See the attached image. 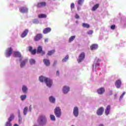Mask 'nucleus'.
I'll use <instances>...</instances> for the list:
<instances>
[{
	"instance_id": "5",
	"label": "nucleus",
	"mask_w": 126,
	"mask_h": 126,
	"mask_svg": "<svg viewBox=\"0 0 126 126\" xmlns=\"http://www.w3.org/2000/svg\"><path fill=\"white\" fill-rule=\"evenodd\" d=\"M20 12L21 13H28L29 9L26 6H23L19 8Z\"/></svg>"
},
{
	"instance_id": "15",
	"label": "nucleus",
	"mask_w": 126,
	"mask_h": 126,
	"mask_svg": "<svg viewBox=\"0 0 126 126\" xmlns=\"http://www.w3.org/2000/svg\"><path fill=\"white\" fill-rule=\"evenodd\" d=\"M28 63V59H25L24 61L21 62L20 67H24V66H25V64H26V63Z\"/></svg>"
},
{
	"instance_id": "38",
	"label": "nucleus",
	"mask_w": 126,
	"mask_h": 126,
	"mask_svg": "<svg viewBox=\"0 0 126 126\" xmlns=\"http://www.w3.org/2000/svg\"><path fill=\"white\" fill-rule=\"evenodd\" d=\"M5 126H11V123H10V122L8 121L7 122H6Z\"/></svg>"
},
{
	"instance_id": "23",
	"label": "nucleus",
	"mask_w": 126,
	"mask_h": 126,
	"mask_svg": "<svg viewBox=\"0 0 126 126\" xmlns=\"http://www.w3.org/2000/svg\"><path fill=\"white\" fill-rule=\"evenodd\" d=\"M99 5H100L99 4V3L95 4L94 5V6H93V8H92V11H95L96 10V9H97V8H98V7H99Z\"/></svg>"
},
{
	"instance_id": "50",
	"label": "nucleus",
	"mask_w": 126,
	"mask_h": 126,
	"mask_svg": "<svg viewBox=\"0 0 126 126\" xmlns=\"http://www.w3.org/2000/svg\"><path fill=\"white\" fill-rule=\"evenodd\" d=\"M48 38H46L45 39V43H46V42H48Z\"/></svg>"
},
{
	"instance_id": "48",
	"label": "nucleus",
	"mask_w": 126,
	"mask_h": 126,
	"mask_svg": "<svg viewBox=\"0 0 126 126\" xmlns=\"http://www.w3.org/2000/svg\"><path fill=\"white\" fill-rule=\"evenodd\" d=\"M123 97H124V95L121 94V95L120 96V99L121 100V99H123Z\"/></svg>"
},
{
	"instance_id": "55",
	"label": "nucleus",
	"mask_w": 126,
	"mask_h": 126,
	"mask_svg": "<svg viewBox=\"0 0 126 126\" xmlns=\"http://www.w3.org/2000/svg\"><path fill=\"white\" fill-rule=\"evenodd\" d=\"M77 10H79V8H77Z\"/></svg>"
},
{
	"instance_id": "56",
	"label": "nucleus",
	"mask_w": 126,
	"mask_h": 126,
	"mask_svg": "<svg viewBox=\"0 0 126 126\" xmlns=\"http://www.w3.org/2000/svg\"><path fill=\"white\" fill-rule=\"evenodd\" d=\"M16 126H18V125L17 124H16Z\"/></svg>"
},
{
	"instance_id": "37",
	"label": "nucleus",
	"mask_w": 126,
	"mask_h": 126,
	"mask_svg": "<svg viewBox=\"0 0 126 126\" xmlns=\"http://www.w3.org/2000/svg\"><path fill=\"white\" fill-rule=\"evenodd\" d=\"M36 63V61H35V60H34V59H31L30 60V63H31V64H34V63Z\"/></svg>"
},
{
	"instance_id": "42",
	"label": "nucleus",
	"mask_w": 126,
	"mask_h": 126,
	"mask_svg": "<svg viewBox=\"0 0 126 126\" xmlns=\"http://www.w3.org/2000/svg\"><path fill=\"white\" fill-rule=\"evenodd\" d=\"M88 34H89V35H92V34H93V31L92 30L89 31L88 32Z\"/></svg>"
},
{
	"instance_id": "8",
	"label": "nucleus",
	"mask_w": 126,
	"mask_h": 126,
	"mask_svg": "<svg viewBox=\"0 0 126 126\" xmlns=\"http://www.w3.org/2000/svg\"><path fill=\"white\" fill-rule=\"evenodd\" d=\"M47 5V2L45 1H42L37 3L36 7L38 8H41V7H45Z\"/></svg>"
},
{
	"instance_id": "26",
	"label": "nucleus",
	"mask_w": 126,
	"mask_h": 126,
	"mask_svg": "<svg viewBox=\"0 0 126 126\" xmlns=\"http://www.w3.org/2000/svg\"><path fill=\"white\" fill-rule=\"evenodd\" d=\"M49 101L51 103H55L56 102V98L53 96H50L49 97Z\"/></svg>"
},
{
	"instance_id": "12",
	"label": "nucleus",
	"mask_w": 126,
	"mask_h": 126,
	"mask_svg": "<svg viewBox=\"0 0 126 126\" xmlns=\"http://www.w3.org/2000/svg\"><path fill=\"white\" fill-rule=\"evenodd\" d=\"M16 58H17V61H19V62H21L23 59L22 55H21L19 52H16Z\"/></svg>"
},
{
	"instance_id": "47",
	"label": "nucleus",
	"mask_w": 126,
	"mask_h": 126,
	"mask_svg": "<svg viewBox=\"0 0 126 126\" xmlns=\"http://www.w3.org/2000/svg\"><path fill=\"white\" fill-rule=\"evenodd\" d=\"M56 75H57L58 76L60 75V71H59V70L57 71Z\"/></svg>"
},
{
	"instance_id": "39",
	"label": "nucleus",
	"mask_w": 126,
	"mask_h": 126,
	"mask_svg": "<svg viewBox=\"0 0 126 126\" xmlns=\"http://www.w3.org/2000/svg\"><path fill=\"white\" fill-rule=\"evenodd\" d=\"M111 29H112V30H115V29H116V25H113L111 26L110 27Z\"/></svg>"
},
{
	"instance_id": "2",
	"label": "nucleus",
	"mask_w": 126,
	"mask_h": 126,
	"mask_svg": "<svg viewBox=\"0 0 126 126\" xmlns=\"http://www.w3.org/2000/svg\"><path fill=\"white\" fill-rule=\"evenodd\" d=\"M54 113L57 118H61V116H62L61 108L59 107H56L54 110Z\"/></svg>"
},
{
	"instance_id": "25",
	"label": "nucleus",
	"mask_w": 126,
	"mask_h": 126,
	"mask_svg": "<svg viewBox=\"0 0 126 126\" xmlns=\"http://www.w3.org/2000/svg\"><path fill=\"white\" fill-rule=\"evenodd\" d=\"M18 117H19V123L21 124L22 123V118L21 117V114H20V111H18Z\"/></svg>"
},
{
	"instance_id": "54",
	"label": "nucleus",
	"mask_w": 126,
	"mask_h": 126,
	"mask_svg": "<svg viewBox=\"0 0 126 126\" xmlns=\"http://www.w3.org/2000/svg\"><path fill=\"white\" fill-rule=\"evenodd\" d=\"M14 126H16V124H14Z\"/></svg>"
},
{
	"instance_id": "7",
	"label": "nucleus",
	"mask_w": 126,
	"mask_h": 126,
	"mask_svg": "<svg viewBox=\"0 0 126 126\" xmlns=\"http://www.w3.org/2000/svg\"><path fill=\"white\" fill-rule=\"evenodd\" d=\"M37 54H41V56H44L45 55V51H43V48L42 46H39L38 47L37 49Z\"/></svg>"
},
{
	"instance_id": "28",
	"label": "nucleus",
	"mask_w": 126,
	"mask_h": 126,
	"mask_svg": "<svg viewBox=\"0 0 126 126\" xmlns=\"http://www.w3.org/2000/svg\"><path fill=\"white\" fill-rule=\"evenodd\" d=\"M14 119V115H13V114H11L10 116V117L8 118V122H11V121H13Z\"/></svg>"
},
{
	"instance_id": "30",
	"label": "nucleus",
	"mask_w": 126,
	"mask_h": 126,
	"mask_svg": "<svg viewBox=\"0 0 126 126\" xmlns=\"http://www.w3.org/2000/svg\"><path fill=\"white\" fill-rule=\"evenodd\" d=\"M82 26L84 28H89V27H90V25L87 23H83L82 24Z\"/></svg>"
},
{
	"instance_id": "53",
	"label": "nucleus",
	"mask_w": 126,
	"mask_h": 126,
	"mask_svg": "<svg viewBox=\"0 0 126 126\" xmlns=\"http://www.w3.org/2000/svg\"><path fill=\"white\" fill-rule=\"evenodd\" d=\"M98 126H104L103 124H100Z\"/></svg>"
},
{
	"instance_id": "13",
	"label": "nucleus",
	"mask_w": 126,
	"mask_h": 126,
	"mask_svg": "<svg viewBox=\"0 0 126 126\" xmlns=\"http://www.w3.org/2000/svg\"><path fill=\"white\" fill-rule=\"evenodd\" d=\"M97 92L99 95H102V94L105 93V88H100L97 90Z\"/></svg>"
},
{
	"instance_id": "16",
	"label": "nucleus",
	"mask_w": 126,
	"mask_h": 126,
	"mask_svg": "<svg viewBox=\"0 0 126 126\" xmlns=\"http://www.w3.org/2000/svg\"><path fill=\"white\" fill-rule=\"evenodd\" d=\"M52 31V29L51 28H46L43 30V34H48V33H50Z\"/></svg>"
},
{
	"instance_id": "1",
	"label": "nucleus",
	"mask_w": 126,
	"mask_h": 126,
	"mask_svg": "<svg viewBox=\"0 0 126 126\" xmlns=\"http://www.w3.org/2000/svg\"><path fill=\"white\" fill-rule=\"evenodd\" d=\"M37 122L40 126H45L47 124V118L44 115L40 116L37 120Z\"/></svg>"
},
{
	"instance_id": "52",
	"label": "nucleus",
	"mask_w": 126,
	"mask_h": 126,
	"mask_svg": "<svg viewBox=\"0 0 126 126\" xmlns=\"http://www.w3.org/2000/svg\"><path fill=\"white\" fill-rule=\"evenodd\" d=\"M125 94H126V92H124L122 95H123V96H124Z\"/></svg>"
},
{
	"instance_id": "22",
	"label": "nucleus",
	"mask_w": 126,
	"mask_h": 126,
	"mask_svg": "<svg viewBox=\"0 0 126 126\" xmlns=\"http://www.w3.org/2000/svg\"><path fill=\"white\" fill-rule=\"evenodd\" d=\"M47 77H43V76H40L39 78V80L40 81V82H44L46 81V80L47 79Z\"/></svg>"
},
{
	"instance_id": "57",
	"label": "nucleus",
	"mask_w": 126,
	"mask_h": 126,
	"mask_svg": "<svg viewBox=\"0 0 126 126\" xmlns=\"http://www.w3.org/2000/svg\"><path fill=\"white\" fill-rule=\"evenodd\" d=\"M76 22L78 23V22L76 21Z\"/></svg>"
},
{
	"instance_id": "6",
	"label": "nucleus",
	"mask_w": 126,
	"mask_h": 126,
	"mask_svg": "<svg viewBox=\"0 0 126 126\" xmlns=\"http://www.w3.org/2000/svg\"><path fill=\"white\" fill-rule=\"evenodd\" d=\"M45 83L48 87H51L53 85V81L49 78H46Z\"/></svg>"
},
{
	"instance_id": "51",
	"label": "nucleus",
	"mask_w": 126,
	"mask_h": 126,
	"mask_svg": "<svg viewBox=\"0 0 126 126\" xmlns=\"http://www.w3.org/2000/svg\"><path fill=\"white\" fill-rule=\"evenodd\" d=\"M57 61H55L54 63V65H56V64H57Z\"/></svg>"
},
{
	"instance_id": "43",
	"label": "nucleus",
	"mask_w": 126,
	"mask_h": 126,
	"mask_svg": "<svg viewBox=\"0 0 126 126\" xmlns=\"http://www.w3.org/2000/svg\"><path fill=\"white\" fill-rule=\"evenodd\" d=\"M29 51L31 53L32 51H33V48L31 46L29 47Z\"/></svg>"
},
{
	"instance_id": "20",
	"label": "nucleus",
	"mask_w": 126,
	"mask_h": 126,
	"mask_svg": "<svg viewBox=\"0 0 126 126\" xmlns=\"http://www.w3.org/2000/svg\"><path fill=\"white\" fill-rule=\"evenodd\" d=\"M43 62L44 64L46 65V66H49L50 64H51L50 60L49 59H43Z\"/></svg>"
},
{
	"instance_id": "32",
	"label": "nucleus",
	"mask_w": 126,
	"mask_h": 126,
	"mask_svg": "<svg viewBox=\"0 0 126 126\" xmlns=\"http://www.w3.org/2000/svg\"><path fill=\"white\" fill-rule=\"evenodd\" d=\"M68 58H69L68 55L64 57V58L62 60V62H63V63H65V62H67V60H68Z\"/></svg>"
},
{
	"instance_id": "29",
	"label": "nucleus",
	"mask_w": 126,
	"mask_h": 126,
	"mask_svg": "<svg viewBox=\"0 0 126 126\" xmlns=\"http://www.w3.org/2000/svg\"><path fill=\"white\" fill-rule=\"evenodd\" d=\"M22 90L24 93H27V87L25 86H23L22 89Z\"/></svg>"
},
{
	"instance_id": "14",
	"label": "nucleus",
	"mask_w": 126,
	"mask_h": 126,
	"mask_svg": "<svg viewBox=\"0 0 126 126\" xmlns=\"http://www.w3.org/2000/svg\"><path fill=\"white\" fill-rule=\"evenodd\" d=\"M110 111H111V105H108L105 110V114L106 116H108V115L110 114Z\"/></svg>"
},
{
	"instance_id": "49",
	"label": "nucleus",
	"mask_w": 126,
	"mask_h": 126,
	"mask_svg": "<svg viewBox=\"0 0 126 126\" xmlns=\"http://www.w3.org/2000/svg\"><path fill=\"white\" fill-rule=\"evenodd\" d=\"M29 110H30V112H31V110H32V108L31 105H30V107H29Z\"/></svg>"
},
{
	"instance_id": "41",
	"label": "nucleus",
	"mask_w": 126,
	"mask_h": 126,
	"mask_svg": "<svg viewBox=\"0 0 126 126\" xmlns=\"http://www.w3.org/2000/svg\"><path fill=\"white\" fill-rule=\"evenodd\" d=\"M71 9H73L74 8V3H72L70 5Z\"/></svg>"
},
{
	"instance_id": "11",
	"label": "nucleus",
	"mask_w": 126,
	"mask_h": 126,
	"mask_svg": "<svg viewBox=\"0 0 126 126\" xmlns=\"http://www.w3.org/2000/svg\"><path fill=\"white\" fill-rule=\"evenodd\" d=\"M42 38H43V35H42V34L41 33H38L34 37V41H39V40H41Z\"/></svg>"
},
{
	"instance_id": "10",
	"label": "nucleus",
	"mask_w": 126,
	"mask_h": 126,
	"mask_svg": "<svg viewBox=\"0 0 126 126\" xmlns=\"http://www.w3.org/2000/svg\"><path fill=\"white\" fill-rule=\"evenodd\" d=\"M103 113H104V108L103 107H100L96 112L97 116H102Z\"/></svg>"
},
{
	"instance_id": "34",
	"label": "nucleus",
	"mask_w": 126,
	"mask_h": 126,
	"mask_svg": "<svg viewBox=\"0 0 126 126\" xmlns=\"http://www.w3.org/2000/svg\"><path fill=\"white\" fill-rule=\"evenodd\" d=\"M27 111H28V108H27V107H26L24 109V111H23L24 115H26V114H27Z\"/></svg>"
},
{
	"instance_id": "45",
	"label": "nucleus",
	"mask_w": 126,
	"mask_h": 126,
	"mask_svg": "<svg viewBox=\"0 0 126 126\" xmlns=\"http://www.w3.org/2000/svg\"><path fill=\"white\" fill-rule=\"evenodd\" d=\"M13 57H14V58L16 57V52H14L13 54Z\"/></svg>"
},
{
	"instance_id": "17",
	"label": "nucleus",
	"mask_w": 126,
	"mask_h": 126,
	"mask_svg": "<svg viewBox=\"0 0 126 126\" xmlns=\"http://www.w3.org/2000/svg\"><path fill=\"white\" fill-rule=\"evenodd\" d=\"M121 85H122V81L121 80H118L115 82V86L117 88H121Z\"/></svg>"
},
{
	"instance_id": "36",
	"label": "nucleus",
	"mask_w": 126,
	"mask_h": 126,
	"mask_svg": "<svg viewBox=\"0 0 126 126\" xmlns=\"http://www.w3.org/2000/svg\"><path fill=\"white\" fill-rule=\"evenodd\" d=\"M50 119L51 121H56V117L54 115H50Z\"/></svg>"
},
{
	"instance_id": "44",
	"label": "nucleus",
	"mask_w": 126,
	"mask_h": 126,
	"mask_svg": "<svg viewBox=\"0 0 126 126\" xmlns=\"http://www.w3.org/2000/svg\"><path fill=\"white\" fill-rule=\"evenodd\" d=\"M75 18H76V19H78V18H79V15L76 14L75 16Z\"/></svg>"
},
{
	"instance_id": "31",
	"label": "nucleus",
	"mask_w": 126,
	"mask_h": 126,
	"mask_svg": "<svg viewBox=\"0 0 126 126\" xmlns=\"http://www.w3.org/2000/svg\"><path fill=\"white\" fill-rule=\"evenodd\" d=\"M74 39H75V35H73L72 36H71L69 38V43H71V42H72V41H73V40H74Z\"/></svg>"
},
{
	"instance_id": "21",
	"label": "nucleus",
	"mask_w": 126,
	"mask_h": 126,
	"mask_svg": "<svg viewBox=\"0 0 126 126\" xmlns=\"http://www.w3.org/2000/svg\"><path fill=\"white\" fill-rule=\"evenodd\" d=\"M90 49L92 51L97 50L98 49V44H93L90 46Z\"/></svg>"
},
{
	"instance_id": "40",
	"label": "nucleus",
	"mask_w": 126,
	"mask_h": 126,
	"mask_svg": "<svg viewBox=\"0 0 126 126\" xmlns=\"http://www.w3.org/2000/svg\"><path fill=\"white\" fill-rule=\"evenodd\" d=\"M36 52L37 51H36V49H34L32 51L31 53L32 54V55H35L36 54Z\"/></svg>"
},
{
	"instance_id": "18",
	"label": "nucleus",
	"mask_w": 126,
	"mask_h": 126,
	"mask_svg": "<svg viewBox=\"0 0 126 126\" xmlns=\"http://www.w3.org/2000/svg\"><path fill=\"white\" fill-rule=\"evenodd\" d=\"M69 91V87L65 86L63 87V93L64 94H67Z\"/></svg>"
},
{
	"instance_id": "9",
	"label": "nucleus",
	"mask_w": 126,
	"mask_h": 126,
	"mask_svg": "<svg viewBox=\"0 0 126 126\" xmlns=\"http://www.w3.org/2000/svg\"><path fill=\"white\" fill-rule=\"evenodd\" d=\"M73 114L74 117H78V115L79 114V111L78 110V107L75 106L73 109Z\"/></svg>"
},
{
	"instance_id": "3",
	"label": "nucleus",
	"mask_w": 126,
	"mask_h": 126,
	"mask_svg": "<svg viewBox=\"0 0 126 126\" xmlns=\"http://www.w3.org/2000/svg\"><path fill=\"white\" fill-rule=\"evenodd\" d=\"M13 51V50L12 49V48L10 47L8 48L7 50L5 51V56L6 58H8L10 57L11 55L12 54V52Z\"/></svg>"
},
{
	"instance_id": "33",
	"label": "nucleus",
	"mask_w": 126,
	"mask_h": 126,
	"mask_svg": "<svg viewBox=\"0 0 126 126\" xmlns=\"http://www.w3.org/2000/svg\"><path fill=\"white\" fill-rule=\"evenodd\" d=\"M27 97V96H26V95H22L20 96L21 100H22V101H24V100L26 99Z\"/></svg>"
},
{
	"instance_id": "24",
	"label": "nucleus",
	"mask_w": 126,
	"mask_h": 126,
	"mask_svg": "<svg viewBox=\"0 0 126 126\" xmlns=\"http://www.w3.org/2000/svg\"><path fill=\"white\" fill-rule=\"evenodd\" d=\"M56 50L55 49L49 51L47 53V55L48 56H52V55H54V53H55Z\"/></svg>"
},
{
	"instance_id": "46",
	"label": "nucleus",
	"mask_w": 126,
	"mask_h": 126,
	"mask_svg": "<svg viewBox=\"0 0 126 126\" xmlns=\"http://www.w3.org/2000/svg\"><path fill=\"white\" fill-rule=\"evenodd\" d=\"M38 21L37 19H34L33 20V23H38Z\"/></svg>"
},
{
	"instance_id": "35",
	"label": "nucleus",
	"mask_w": 126,
	"mask_h": 126,
	"mask_svg": "<svg viewBox=\"0 0 126 126\" xmlns=\"http://www.w3.org/2000/svg\"><path fill=\"white\" fill-rule=\"evenodd\" d=\"M84 1V0H78V4H79V5H82Z\"/></svg>"
},
{
	"instance_id": "19",
	"label": "nucleus",
	"mask_w": 126,
	"mask_h": 126,
	"mask_svg": "<svg viewBox=\"0 0 126 126\" xmlns=\"http://www.w3.org/2000/svg\"><path fill=\"white\" fill-rule=\"evenodd\" d=\"M29 32V31L28 30V29H26L21 34L22 38H25V37H26Z\"/></svg>"
},
{
	"instance_id": "27",
	"label": "nucleus",
	"mask_w": 126,
	"mask_h": 126,
	"mask_svg": "<svg viewBox=\"0 0 126 126\" xmlns=\"http://www.w3.org/2000/svg\"><path fill=\"white\" fill-rule=\"evenodd\" d=\"M38 18H46L47 17V15L45 14H41L38 15Z\"/></svg>"
},
{
	"instance_id": "4",
	"label": "nucleus",
	"mask_w": 126,
	"mask_h": 126,
	"mask_svg": "<svg viewBox=\"0 0 126 126\" xmlns=\"http://www.w3.org/2000/svg\"><path fill=\"white\" fill-rule=\"evenodd\" d=\"M84 59H85V53H84V52H82L79 56L78 59L77 60L78 63H81V62H82Z\"/></svg>"
}]
</instances>
